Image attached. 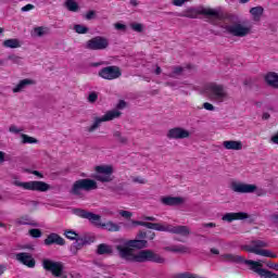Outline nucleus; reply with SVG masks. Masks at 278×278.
I'll use <instances>...</instances> for the list:
<instances>
[{"mask_svg":"<svg viewBox=\"0 0 278 278\" xmlns=\"http://www.w3.org/2000/svg\"><path fill=\"white\" fill-rule=\"evenodd\" d=\"M149 242L144 239H134L126 241L125 245H116V251L122 260L126 262L144 264L146 262H152L153 264H166L164 256L160 255L153 250L147 249ZM134 249H139V252L134 254ZM141 250V251H140Z\"/></svg>","mask_w":278,"mask_h":278,"instance_id":"f257e3e1","label":"nucleus"},{"mask_svg":"<svg viewBox=\"0 0 278 278\" xmlns=\"http://www.w3.org/2000/svg\"><path fill=\"white\" fill-rule=\"evenodd\" d=\"M199 14L202 16H207L208 22L213 25L216 24V21H233L236 15L224 13L220 9H210L204 7L199 8H188L178 14L182 18H198Z\"/></svg>","mask_w":278,"mask_h":278,"instance_id":"f03ea898","label":"nucleus"},{"mask_svg":"<svg viewBox=\"0 0 278 278\" xmlns=\"http://www.w3.org/2000/svg\"><path fill=\"white\" fill-rule=\"evenodd\" d=\"M220 257L224 262H229L230 264H245L250 266V270L256 273L261 278H278L276 273L263 268L262 262L264 261L245 260L244 256L236 254H223Z\"/></svg>","mask_w":278,"mask_h":278,"instance_id":"7ed1b4c3","label":"nucleus"},{"mask_svg":"<svg viewBox=\"0 0 278 278\" xmlns=\"http://www.w3.org/2000/svg\"><path fill=\"white\" fill-rule=\"evenodd\" d=\"M204 92L211 101H214V103H224V101H227V99H229V93H227V89H225V86L218 85L216 83H211L206 85L204 88Z\"/></svg>","mask_w":278,"mask_h":278,"instance_id":"20e7f679","label":"nucleus"},{"mask_svg":"<svg viewBox=\"0 0 278 278\" xmlns=\"http://www.w3.org/2000/svg\"><path fill=\"white\" fill-rule=\"evenodd\" d=\"M268 248V242L262 240H252L249 245H244L242 249L248 253H254V255H261L262 257H277V254L270 250H264Z\"/></svg>","mask_w":278,"mask_h":278,"instance_id":"39448f33","label":"nucleus"},{"mask_svg":"<svg viewBox=\"0 0 278 278\" xmlns=\"http://www.w3.org/2000/svg\"><path fill=\"white\" fill-rule=\"evenodd\" d=\"M97 188H99V186L97 185V180L90 179V178H85V179H78L76 180L71 189V194H73L74 197H79V199H81V197H84V192H90L92 190H97Z\"/></svg>","mask_w":278,"mask_h":278,"instance_id":"423d86ee","label":"nucleus"},{"mask_svg":"<svg viewBox=\"0 0 278 278\" xmlns=\"http://www.w3.org/2000/svg\"><path fill=\"white\" fill-rule=\"evenodd\" d=\"M96 174L92 176L96 181L110 184L114 181V167L112 165H98L94 168Z\"/></svg>","mask_w":278,"mask_h":278,"instance_id":"0eeeda50","label":"nucleus"},{"mask_svg":"<svg viewBox=\"0 0 278 278\" xmlns=\"http://www.w3.org/2000/svg\"><path fill=\"white\" fill-rule=\"evenodd\" d=\"M123 113L118 110H111L106 112L102 117H93V124L86 128V131L92 134L97 131L99 127H101V123H108L110 121H114V118H121Z\"/></svg>","mask_w":278,"mask_h":278,"instance_id":"6e6552de","label":"nucleus"},{"mask_svg":"<svg viewBox=\"0 0 278 278\" xmlns=\"http://www.w3.org/2000/svg\"><path fill=\"white\" fill-rule=\"evenodd\" d=\"M17 188H23L24 190H33L36 192H47L51 190V186L45 181H28V182H21L18 180H15L13 182Z\"/></svg>","mask_w":278,"mask_h":278,"instance_id":"1a4fd4ad","label":"nucleus"},{"mask_svg":"<svg viewBox=\"0 0 278 278\" xmlns=\"http://www.w3.org/2000/svg\"><path fill=\"white\" fill-rule=\"evenodd\" d=\"M108 47H110V40L102 36H97L89 39L85 46V48L89 49V51H105Z\"/></svg>","mask_w":278,"mask_h":278,"instance_id":"9d476101","label":"nucleus"},{"mask_svg":"<svg viewBox=\"0 0 278 278\" xmlns=\"http://www.w3.org/2000/svg\"><path fill=\"white\" fill-rule=\"evenodd\" d=\"M73 214H75V216H78L79 218H86L94 227L101 228L103 225V223H101V215H97V214H94L92 212H88L84 208H74Z\"/></svg>","mask_w":278,"mask_h":278,"instance_id":"9b49d317","label":"nucleus"},{"mask_svg":"<svg viewBox=\"0 0 278 278\" xmlns=\"http://www.w3.org/2000/svg\"><path fill=\"white\" fill-rule=\"evenodd\" d=\"M42 267L53 275V277H62L64 274V264L62 262L51 261L49 258H45L42 261Z\"/></svg>","mask_w":278,"mask_h":278,"instance_id":"f8f14e48","label":"nucleus"},{"mask_svg":"<svg viewBox=\"0 0 278 278\" xmlns=\"http://www.w3.org/2000/svg\"><path fill=\"white\" fill-rule=\"evenodd\" d=\"M98 75L102 79L112 81L114 79H118L123 75V72L121 71V67H118L116 65H110V66L101 68L99 71Z\"/></svg>","mask_w":278,"mask_h":278,"instance_id":"ddd939ff","label":"nucleus"},{"mask_svg":"<svg viewBox=\"0 0 278 278\" xmlns=\"http://www.w3.org/2000/svg\"><path fill=\"white\" fill-rule=\"evenodd\" d=\"M230 36H236L237 38H244L251 34V28L243 26L242 24H231L224 27Z\"/></svg>","mask_w":278,"mask_h":278,"instance_id":"4468645a","label":"nucleus"},{"mask_svg":"<svg viewBox=\"0 0 278 278\" xmlns=\"http://www.w3.org/2000/svg\"><path fill=\"white\" fill-rule=\"evenodd\" d=\"M230 189L232 192H237L238 194H252L257 190V186L233 181L230 185Z\"/></svg>","mask_w":278,"mask_h":278,"instance_id":"2eb2a0df","label":"nucleus"},{"mask_svg":"<svg viewBox=\"0 0 278 278\" xmlns=\"http://www.w3.org/2000/svg\"><path fill=\"white\" fill-rule=\"evenodd\" d=\"M167 138L169 140H184L190 138V131L181 127H175L168 130Z\"/></svg>","mask_w":278,"mask_h":278,"instance_id":"dca6fc26","label":"nucleus"},{"mask_svg":"<svg viewBox=\"0 0 278 278\" xmlns=\"http://www.w3.org/2000/svg\"><path fill=\"white\" fill-rule=\"evenodd\" d=\"M17 262L20 264H23L24 266H27V268H36V260L31 254L27 252H21L15 255Z\"/></svg>","mask_w":278,"mask_h":278,"instance_id":"f3484780","label":"nucleus"},{"mask_svg":"<svg viewBox=\"0 0 278 278\" xmlns=\"http://www.w3.org/2000/svg\"><path fill=\"white\" fill-rule=\"evenodd\" d=\"M43 244H46V247H51V244L64 247V244H66V241L60 235L52 232L45 239Z\"/></svg>","mask_w":278,"mask_h":278,"instance_id":"a211bd4d","label":"nucleus"},{"mask_svg":"<svg viewBox=\"0 0 278 278\" xmlns=\"http://www.w3.org/2000/svg\"><path fill=\"white\" fill-rule=\"evenodd\" d=\"M165 231L168 233H176L177 236H190V228H188V226L167 225Z\"/></svg>","mask_w":278,"mask_h":278,"instance_id":"6ab92c4d","label":"nucleus"},{"mask_svg":"<svg viewBox=\"0 0 278 278\" xmlns=\"http://www.w3.org/2000/svg\"><path fill=\"white\" fill-rule=\"evenodd\" d=\"M249 218V214L244 212H239V213H226L223 217L222 220L225 223H233V220H247Z\"/></svg>","mask_w":278,"mask_h":278,"instance_id":"aec40b11","label":"nucleus"},{"mask_svg":"<svg viewBox=\"0 0 278 278\" xmlns=\"http://www.w3.org/2000/svg\"><path fill=\"white\" fill-rule=\"evenodd\" d=\"M161 203L163 205L174 207V206H177V205H181V203H184V198H181V197H170V195L162 197L161 198Z\"/></svg>","mask_w":278,"mask_h":278,"instance_id":"412c9836","label":"nucleus"},{"mask_svg":"<svg viewBox=\"0 0 278 278\" xmlns=\"http://www.w3.org/2000/svg\"><path fill=\"white\" fill-rule=\"evenodd\" d=\"M97 255H114V247L108 243H100L96 250Z\"/></svg>","mask_w":278,"mask_h":278,"instance_id":"4be33fe9","label":"nucleus"},{"mask_svg":"<svg viewBox=\"0 0 278 278\" xmlns=\"http://www.w3.org/2000/svg\"><path fill=\"white\" fill-rule=\"evenodd\" d=\"M34 84H36V81H34V79L31 78H26V79H22L20 80V83L13 88V92L17 93V92H23V90H25L27 87L29 86H34Z\"/></svg>","mask_w":278,"mask_h":278,"instance_id":"5701e85b","label":"nucleus"},{"mask_svg":"<svg viewBox=\"0 0 278 278\" xmlns=\"http://www.w3.org/2000/svg\"><path fill=\"white\" fill-rule=\"evenodd\" d=\"M223 147L228 151H242V141L228 140L223 142Z\"/></svg>","mask_w":278,"mask_h":278,"instance_id":"b1692460","label":"nucleus"},{"mask_svg":"<svg viewBox=\"0 0 278 278\" xmlns=\"http://www.w3.org/2000/svg\"><path fill=\"white\" fill-rule=\"evenodd\" d=\"M265 81L268 84V86H271V88H278V74L275 72H269L265 76Z\"/></svg>","mask_w":278,"mask_h":278,"instance_id":"393cba45","label":"nucleus"},{"mask_svg":"<svg viewBox=\"0 0 278 278\" xmlns=\"http://www.w3.org/2000/svg\"><path fill=\"white\" fill-rule=\"evenodd\" d=\"M16 225H29L30 227H38V223L31 220V217L29 215H23L15 219Z\"/></svg>","mask_w":278,"mask_h":278,"instance_id":"a878e982","label":"nucleus"},{"mask_svg":"<svg viewBox=\"0 0 278 278\" xmlns=\"http://www.w3.org/2000/svg\"><path fill=\"white\" fill-rule=\"evenodd\" d=\"M101 229H105L106 231H111V232H116V231H121V225L112 220H109L106 223H102Z\"/></svg>","mask_w":278,"mask_h":278,"instance_id":"bb28decb","label":"nucleus"},{"mask_svg":"<svg viewBox=\"0 0 278 278\" xmlns=\"http://www.w3.org/2000/svg\"><path fill=\"white\" fill-rule=\"evenodd\" d=\"M110 189L112 192H115V194H119L121 197H129V191L125 189V182L111 187Z\"/></svg>","mask_w":278,"mask_h":278,"instance_id":"cd10ccee","label":"nucleus"},{"mask_svg":"<svg viewBox=\"0 0 278 278\" xmlns=\"http://www.w3.org/2000/svg\"><path fill=\"white\" fill-rule=\"evenodd\" d=\"M165 251H170L172 253H190V248L186 245H175L173 248H165Z\"/></svg>","mask_w":278,"mask_h":278,"instance_id":"c85d7f7f","label":"nucleus"},{"mask_svg":"<svg viewBox=\"0 0 278 278\" xmlns=\"http://www.w3.org/2000/svg\"><path fill=\"white\" fill-rule=\"evenodd\" d=\"M143 227H147V229H154L155 231H166V226L157 223L144 222Z\"/></svg>","mask_w":278,"mask_h":278,"instance_id":"c756f323","label":"nucleus"},{"mask_svg":"<svg viewBox=\"0 0 278 278\" xmlns=\"http://www.w3.org/2000/svg\"><path fill=\"white\" fill-rule=\"evenodd\" d=\"M250 14H252L254 21H260L264 14V9L262 7H254L250 10Z\"/></svg>","mask_w":278,"mask_h":278,"instance_id":"7c9ffc66","label":"nucleus"},{"mask_svg":"<svg viewBox=\"0 0 278 278\" xmlns=\"http://www.w3.org/2000/svg\"><path fill=\"white\" fill-rule=\"evenodd\" d=\"M3 47L7 49H18L21 41H18V39H7L3 41Z\"/></svg>","mask_w":278,"mask_h":278,"instance_id":"2f4dec72","label":"nucleus"},{"mask_svg":"<svg viewBox=\"0 0 278 278\" xmlns=\"http://www.w3.org/2000/svg\"><path fill=\"white\" fill-rule=\"evenodd\" d=\"M180 75H184V67L174 66L172 67V73L167 74V77H170L172 79H177L178 77H180Z\"/></svg>","mask_w":278,"mask_h":278,"instance_id":"473e14b6","label":"nucleus"},{"mask_svg":"<svg viewBox=\"0 0 278 278\" xmlns=\"http://www.w3.org/2000/svg\"><path fill=\"white\" fill-rule=\"evenodd\" d=\"M65 8L70 12H79V4L75 0H66Z\"/></svg>","mask_w":278,"mask_h":278,"instance_id":"72a5a7b5","label":"nucleus"},{"mask_svg":"<svg viewBox=\"0 0 278 278\" xmlns=\"http://www.w3.org/2000/svg\"><path fill=\"white\" fill-rule=\"evenodd\" d=\"M78 239H80V242H83L84 247H86L87 244H92V242H94V236L92 235H83L81 237L78 236Z\"/></svg>","mask_w":278,"mask_h":278,"instance_id":"f704fd0d","label":"nucleus"},{"mask_svg":"<svg viewBox=\"0 0 278 278\" xmlns=\"http://www.w3.org/2000/svg\"><path fill=\"white\" fill-rule=\"evenodd\" d=\"M113 136L116 139V141L119 142V144H127L128 139H127V137L123 136V134H121V131L115 130L113 132Z\"/></svg>","mask_w":278,"mask_h":278,"instance_id":"c9c22d12","label":"nucleus"},{"mask_svg":"<svg viewBox=\"0 0 278 278\" xmlns=\"http://www.w3.org/2000/svg\"><path fill=\"white\" fill-rule=\"evenodd\" d=\"M22 142H23V144H38V139L23 134L22 135Z\"/></svg>","mask_w":278,"mask_h":278,"instance_id":"e433bc0d","label":"nucleus"},{"mask_svg":"<svg viewBox=\"0 0 278 278\" xmlns=\"http://www.w3.org/2000/svg\"><path fill=\"white\" fill-rule=\"evenodd\" d=\"M74 31H76V34H88V31H90V28H88L81 24H76L74 26Z\"/></svg>","mask_w":278,"mask_h":278,"instance_id":"4c0bfd02","label":"nucleus"},{"mask_svg":"<svg viewBox=\"0 0 278 278\" xmlns=\"http://www.w3.org/2000/svg\"><path fill=\"white\" fill-rule=\"evenodd\" d=\"M175 278H201V277H199V275L197 274L185 271V273L176 274Z\"/></svg>","mask_w":278,"mask_h":278,"instance_id":"58836bf2","label":"nucleus"},{"mask_svg":"<svg viewBox=\"0 0 278 278\" xmlns=\"http://www.w3.org/2000/svg\"><path fill=\"white\" fill-rule=\"evenodd\" d=\"M7 60H10L12 64H23V58L16 55V54H11L7 58Z\"/></svg>","mask_w":278,"mask_h":278,"instance_id":"ea45409f","label":"nucleus"},{"mask_svg":"<svg viewBox=\"0 0 278 278\" xmlns=\"http://www.w3.org/2000/svg\"><path fill=\"white\" fill-rule=\"evenodd\" d=\"M64 236L68 240H77V238H79V235L76 233L75 230H65Z\"/></svg>","mask_w":278,"mask_h":278,"instance_id":"a19ab883","label":"nucleus"},{"mask_svg":"<svg viewBox=\"0 0 278 278\" xmlns=\"http://www.w3.org/2000/svg\"><path fill=\"white\" fill-rule=\"evenodd\" d=\"M130 28L134 31H137L138 34H142V31L144 30V26L140 23H132L130 24Z\"/></svg>","mask_w":278,"mask_h":278,"instance_id":"79ce46f5","label":"nucleus"},{"mask_svg":"<svg viewBox=\"0 0 278 278\" xmlns=\"http://www.w3.org/2000/svg\"><path fill=\"white\" fill-rule=\"evenodd\" d=\"M29 236H31V238H42V231L38 228H33L29 230Z\"/></svg>","mask_w":278,"mask_h":278,"instance_id":"37998d69","label":"nucleus"},{"mask_svg":"<svg viewBox=\"0 0 278 278\" xmlns=\"http://www.w3.org/2000/svg\"><path fill=\"white\" fill-rule=\"evenodd\" d=\"M74 240L76 241L73 243L72 249H75V251H79V249L84 247V243L81 242V239L79 237Z\"/></svg>","mask_w":278,"mask_h":278,"instance_id":"c03bdc74","label":"nucleus"},{"mask_svg":"<svg viewBox=\"0 0 278 278\" xmlns=\"http://www.w3.org/2000/svg\"><path fill=\"white\" fill-rule=\"evenodd\" d=\"M97 99H99V94H97V92H91L88 96V102L89 103H97Z\"/></svg>","mask_w":278,"mask_h":278,"instance_id":"a18cd8bd","label":"nucleus"},{"mask_svg":"<svg viewBox=\"0 0 278 278\" xmlns=\"http://www.w3.org/2000/svg\"><path fill=\"white\" fill-rule=\"evenodd\" d=\"M34 31L36 34V36H38L39 38H42V36H45V27H36L34 28Z\"/></svg>","mask_w":278,"mask_h":278,"instance_id":"49530a36","label":"nucleus"},{"mask_svg":"<svg viewBox=\"0 0 278 278\" xmlns=\"http://www.w3.org/2000/svg\"><path fill=\"white\" fill-rule=\"evenodd\" d=\"M115 29L118 31H126L127 30V25L121 24V23H115L114 24Z\"/></svg>","mask_w":278,"mask_h":278,"instance_id":"de8ad7c7","label":"nucleus"},{"mask_svg":"<svg viewBox=\"0 0 278 278\" xmlns=\"http://www.w3.org/2000/svg\"><path fill=\"white\" fill-rule=\"evenodd\" d=\"M94 16H97V12L96 11H88L85 15V18L87 21H92V18H94Z\"/></svg>","mask_w":278,"mask_h":278,"instance_id":"09e8293b","label":"nucleus"},{"mask_svg":"<svg viewBox=\"0 0 278 278\" xmlns=\"http://www.w3.org/2000/svg\"><path fill=\"white\" fill-rule=\"evenodd\" d=\"M119 215L123 217V218H131V216H134V214L129 211H119Z\"/></svg>","mask_w":278,"mask_h":278,"instance_id":"8fccbe9b","label":"nucleus"},{"mask_svg":"<svg viewBox=\"0 0 278 278\" xmlns=\"http://www.w3.org/2000/svg\"><path fill=\"white\" fill-rule=\"evenodd\" d=\"M203 108H204V110H207L208 112H214V110H215L214 104H212L210 102H204Z\"/></svg>","mask_w":278,"mask_h":278,"instance_id":"3c124183","label":"nucleus"},{"mask_svg":"<svg viewBox=\"0 0 278 278\" xmlns=\"http://www.w3.org/2000/svg\"><path fill=\"white\" fill-rule=\"evenodd\" d=\"M35 8L36 7L34 4H26L21 9V12H30V10H35Z\"/></svg>","mask_w":278,"mask_h":278,"instance_id":"603ef678","label":"nucleus"},{"mask_svg":"<svg viewBox=\"0 0 278 278\" xmlns=\"http://www.w3.org/2000/svg\"><path fill=\"white\" fill-rule=\"evenodd\" d=\"M134 184H141V185H144L147 184V179L142 178V177H135L132 179Z\"/></svg>","mask_w":278,"mask_h":278,"instance_id":"864d4df0","label":"nucleus"},{"mask_svg":"<svg viewBox=\"0 0 278 278\" xmlns=\"http://www.w3.org/2000/svg\"><path fill=\"white\" fill-rule=\"evenodd\" d=\"M116 108L117 110H125V108H127V102H125V100H119Z\"/></svg>","mask_w":278,"mask_h":278,"instance_id":"5fc2aeb1","label":"nucleus"},{"mask_svg":"<svg viewBox=\"0 0 278 278\" xmlns=\"http://www.w3.org/2000/svg\"><path fill=\"white\" fill-rule=\"evenodd\" d=\"M186 1H190V0H173V5H176L177 8H181V5L186 3Z\"/></svg>","mask_w":278,"mask_h":278,"instance_id":"6e6d98bb","label":"nucleus"},{"mask_svg":"<svg viewBox=\"0 0 278 278\" xmlns=\"http://www.w3.org/2000/svg\"><path fill=\"white\" fill-rule=\"evenodd\" d=\"M266 266H267V268H271L273 270L278 271V264L277 263L268 262V263H266Z\"/></svg>","mask_w":278,"mask_h":278,"instance_id":"4d7b16f0","label":"nucleus"},{"mask_svg":"<svg viewBox=\"0 0 278 278\" xmlns=\"http://www.w3.org/2000/svg\"><path fill=\"white\" fill-rule=\"evenodd\" d=\"M198 238H200V241H203V242H212L213 240L207 238V236L205 235H198Z\"/></svg>","mask_w":278,"mask_h":278,"instance_id":"13d9d810","label":"nucleus"},{"mask_svg":"<svg viewBox=\"0 0 278 278\" xmlns=\"http://www.w3.org/2000/svg\"><path fill=\"white\" fill-rule=\"evenodd\" d=\"M9 131H11V134H21V129L14 125L10 126Z\"/></svg>","mask_w":278,"mask_h":278,"instance_id":"bf43d9fd","label":"nucleus"},{"mask_svg":"<svg viewBox=\"0 0 278 278\" xmlns=\"http://www.w3.org/2000/svg\"><path fill=\"white\" fill-rule=\"evenodd\" d=\"M202 227L214 229V227H216V224L215 223H204V224H202Z\"/></svg>","mask_w":278,"mask_h":278,"instance_id":"052dcab7","label":"nucleus"},{"mask_svg":"<svg viewBox=\"0 0 278 278\" xmlns=\"http://www.w3.org/2000/svg\"><path fill=\"white\" fill-rule=\"evenodd\" d=\"M137 238L139 240H144V238H147V232L144 231H139V233L137 235Z\"/></svg>","mask_w":278,"mask_h":278,"instance_id":"680f3d73","label":"nucleus"},{"mask_svg":"<svg viewBox=\"0 0 278 278\" xmlns=\"http://www.w3.org/2000/svg\"><path fill=\"white\" fill-rule=\"evenodd\" d=\"M143 220H148L150 223H155V220H157V218L153 217V216H144Z\"/></svg>","mask_w":278,"mask_h":278,"instance_id":"e2e57ef3","label":"nucleus"},{"mask_svg":"<svg viewBox=\"0 0 278 278\" xmlns=\"http://www.w3.org/2000/svg\"><path fill=\"white\" fill-rule=\"evenodd\" d=\"M5 152L0 151V164H3V162H5Z\"/></svg>","mask_w":278,"mask_h":278,"instance_id":"0e129e2a","label":"nucleus"},{"mask_svg":"<svg viewBox=\"0 0 278 278\" xmlns=\"http://www.w3.org/2000/svg\"><path fill=\"white\" fill-rule=\"evenodd\" d=\"M132 225H139L140 227H144V222L132 220Z\"/></svg>","mask_w":278,"mask_h":278,"instance_id":"69168bd1","label":"nucleus"},{"mask_svg":"<svg viewBox=\"0 0 278 278\" xmlns=\"http://www.w3.org/2000/svg\"><path fill=\"white\" fill-rule=\"evenodd\" d=\"M262 118L263 121H268V118H270V113H263Z\"/></svg>","mask_w":278,"mask_h":278,"instance_id":"338daca9","label":"nucleus"},{"mask_svg":"<svg viewBox=\"0 0 278 278\" xmlns=\"http://www.w3.org/2000/svg\"><path fill=\"white\" fill-rule=\"evenodd\" d=\"M273 223H275L276 225H278V214H275L271 216Z\"/></svg>","mask_w":278,"mask_h":278,"instance_id":"774afa93","label":"nucleus"}]
</instances>
